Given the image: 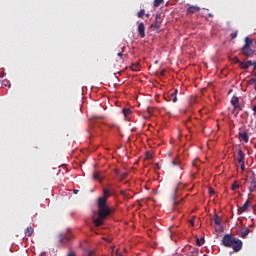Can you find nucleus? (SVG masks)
Returning <instances> with one entry per match:
<instances>
[{
    "label": "nucleus",
    "instance_id": "nucleus-7",
    "mask_svg": "<svg viewBox=\"0 0 256 256\" xmlns=\"http://www.w3.org/2000/svg\"><path fill=\"white\" fill-rule=\"evenodd\" d=\"M238 138L240 141H244V143H249V135H247V132H239Z\"/></svg>",
    "mask_w": 256,
    "mask_h": 256
},
{
    "label": "nucleus",
    "instance_id": "nucleus-34",
    "mask_svg": "<svg viewBox=\"0 0 256 256\" xmlns=\"http://www.w3.org/2000/svg\"><path fill=\"white\" fill-rule=\"evenodd\" d=\"M209 195H215V190L213 188H209Z\"/></svg>",
    "mask_w": 256,
    "mask_h": 256
},
{
    "label": "nucleus",
    "instance_id": "nucleus-44",
    "mask_svg": "<svg viewBox=\"0 0 256 256\" xmlns=\"http://www.w3.org/2000/svg\"><path fill=\"white\" fill-rule=\"evenodd\" d=\"M208 17H213V14H212V13H209V14H208Z\"/></svg>",
    "mask_w": 256,
    "mask_h": 256
},
{
    "label": "nucleus",
    "instance_id": "nucleus-36",
    "mask_svg": "<svg viewBox=\"0 0 256 256\" xmlns=\"http://www.w3.org/2000/svg\"><path fill=\"white\" fill-rule=\"evenodd\" d=\"M152 158V155L150 152H146V159H151Z\"/></svg>",
    "mask_w": 256,
    "mask_h": 256
},
{
    "label": "nucleus",
    "instance_id": "nucleus-37",
    "mask_svg": "<svg viewBox=\"0 0 256 256\" xmlns=\"http://www.w3.org/2000/svg\"><path fill=\"white\" fill-rule=\"evenodd\" d=\"M115 173L120 177L121 176V170L115 169Z\"/></svg>",
    "mask_w": 256,
    "mask_h": 256
},
{
    "label": "nucleus",
    "instance_id": "nucleus-39",
    "mask_svg": "<svg viewBox=\"0 0 256 256\" xmlns=\"http://www.w3.org/2000/svg\"><path fill=\"white\" fill-rule=\"evenodd\" d=\"M67 256H76L74 252H69Z\"/></svg>",
    "mask_w": 256,
    "mask_h": 256
},
{
    "label": "nucleus",
    "instance_id": "nucleus-24",
    "mask_svg": "<svg viewBox=\"0 0 256 256\" xmlns=\"http://www.w3.org/2000/svg\"><path fill=\"white\" fill-rule=\"evenodd\" d=\"M165 0H154V7H159Z\"/></svg>",
    "mask_w": 256,
    "mask_h": 256
},
{
    "label": "nucleus",
    "instance_id": "nucleus-10",
    "mask_svg": "<svg viewBox=\"0 0 256 256\" xmlns=\"http://www.w3.org/2000/svg\"><path fill=\"white\" fill-rule=\"evenodd\" d=\"M179 93V90H174L170 95H169V101H172L173 103H177V94Z\"/></svg>",
    "mask_w": 256,
    "mask_h": 256
},
{
    "label": "nucleus",
    "instance_id": "nucleus-9",
    "mask_svg": "<svg viewBox=\"0 0 256 256\" xmlns=\"http://www.w3.org/2000/svg\"><path fill=\"white\" fill-rule=\"evenodd\" d=\"M250 67H253V61L248 60L246 62H240L241 69H249Z\"/></svg>",
    "mask_w": 256,
    "mask_h": 256
},
{
    "label": "nucleus",
    "instance_id": "nucleus-50",
    "mask_svg": "<svg viewBox=\"0 0 256 256\" xmlns=\"http://www.w3.org/2000/svg\"><path fill=\"white\" fill-rule=\"evenodd\" d=\"M175 192H177V188H175Z\"/></svg>",
    "mask_w": 256,
    "mask_h": 256
},
{
    "label": "nucleus",
    "instance_id": "nucleus-51",
    "mask_svg": "<svg viewBox=\"0 0 256 256\" xmlns=\"http://www.w3.org/2000/svg\"><path fill=\"white\" fill-rule=\"evenodd\" d=\"M173 199H175V196H173Z\"/></svg>",
    "mask_w": 256,
    "mask_h": 256
},
{
    "label": "nucleus",
    "instance_id": "nucleus-14",
    "mask_svg": "<svg viewBox=\"0 0 256 256\" xmlns=\"http://www.w3.org/2000/svg\"><path fill=\"white\" fill-rule=\"evenodd\" d=\"M25 235L26 237H31L33 235V233H35V229H33V227L29 226L25 229Z\"/></svg>",
    "mask_w": 256,
    "mask_h": 256
},
{
    "label": "nucleus",
    "instance_id": "nucleus-40",
    "mask_svg": "<svg viewBox=\"0 0 256 256\" xmlns=\"http://www.w3.org/2000/svg\"><path fill=\"white\" fill-rule=\"evenodd\" d=\"M73 193H74V195H77V193H79V190L75 189V190H73Z\"/></svg>",
    "mask_w": 256,
    "mask_h": 256
},
{
    "label": "nucleus",
    "instance_id": "nucleus-29",
    "mask_svg": "<svg viewBox=\"0 0 256 256\" xmlns=\"http://www.w3.org/2000/svg\"><path fill=\"white\" fill-rule=\"evenodd\" d=\"M189 223H190L191 227H195V216H192V219L189 220Z\"/></svg>",
    "mask_w": 256,
    "mask_h": 256
},
{
    "label": "nucleus",
    "instance_id": "nucleus-46",
    "mask_svg": "<svg viewBox=\"0 0 256 256\" xmlns=\"http://www.w3.org/2000/svg\"><path fill=\"white\" fill-rule=\"evenodd\" d=\"M98 119H103V117L101 116V117H98Z\"/></svg>",
    "mask_w": 256,
    "mask_h": 256
},
{
    "label": "nucleus",
    "instance_id": "nucleus-20",
    "mask_svg": "<svg viewBox=\"0 0 256 256\" xmlns=\"http://www.w3.org/2000/svg\"><path fill=\"white\" fill-rule=\"evenodd\" d=\"M122 113H123L124 117H129V115H131L132 111L129 108H125L122 110Z\"/></svg>",
    "mask_w": 256,
    "mask_h": 256
},
{
    "label": "nucleus",
    "instance_id": "nucleus-25",
    "mask_svg": "<svg viewBox=\"0 0 256 256\" xmlns=\"http://www.w3.org/2000/svg\"><path fill=\"white\" fill-rule=\"evenodd\" d=\"M144 15H145V9H141V10L137 13V17H139V19H141Z\"/></svg>",
    "mask_w": 256,
    "mask_h": 256
},
{
    "label": "nucleus",
    "instance_id": "nucleus-32",
    "mask_svg": "<svg viewBox=\"0 0 256 256\" xmlns=\"http://www.w3.org/2000/svg\"><path fill=\"white\" fill-rule=\"evenodd\" d=\"M180 161L178 159H175L172 161V165H179Z\"/></svg>",
    "mask_w": 256,
    "mask_h": 256
},
{
    "label": "nucleus",
    "instance_id": "nucleus-43",
    "mask_svg": "<svg viewBox=\"0 0 256 256\" xmlns=\"http://www.w3.org/2000/svg\"><path fill=\"white\" fill-rule=\"evenodd\" d=\"M121 195H125V190H122V191H121Z\"/></svg>",
    "mask_w": 256,
    "mask_h": 256
},
{
    "label": "nucleus",
    "instance_id": "nucleus-1",
    "mask_svg": "<svg viewBox=\"0 0 256 256\" xmlns=\"http://www.w3.org/2000/svg\"><path fill=\"white\" fill-rule=\"evenodd\" d=\"M111 197V192L108 189L103 190V196L98 198V217L94 219L95 227H101L105 220L109 219L110 215H113V208L107 206V199Z\"/></svg>",
    "mask_w": 256,
    "mask_h": 256
},
{
    "label": "nucleus",
    "instance_id": "nucleus-27",
    "mask_svg": "<svg viewBox=\"0 0 256 256\" xmlns=\"http://www.w3.org/2000/svg\"><path fill=\"white\" fill-rule=\"evenodd\" d=\"M128 175L129 174H127V173H121L120 174V181H125V179H127Z\"/></svg>",
    "mask_w": 256,
    "mask_h": 256
},
{
    "label": "nucleus",
    "instance_id": "nucleus-35",
    "mask_svg": "<svg viewBox=\"0 0 256 256\" xmlns=\"http://www.w3.org/2000/svg\"><path fill=\"white\" fill-rule=\"evenodd\" d=\"M233 61H234L235 63H241V60H239L238 57H234V58H233Z\"/></svg>",
    "mask_w": 256,
    "mask_h": 256
},
{
    "label": "nucleus",
    "instance_id": "nucleus-45",
    "mask_svg": "<svg viewBox=\"0 0 256 256\" xmlns=\"http://www.w3.org/2000/svg\"><path fill=\"white\" fill-rule=\"evenodd\" d=\"M161 75H165V70L161 71Z\"/></svg>",
    "mask_w": 256,
    "mask_h": 256
},
{
    "label": "nucleus",
    "instance_id": "nucleus-12",
    "mask_svg": "<svg viewBox=\"0 0 256 256\" xmlns=\"http://www.w3.org/2000/svg\"><path fill=\"white\" fill-rule=\"evenodd\" d=\"M93 179H95L96 181H99L101 183V181H103L105 179V176H101V172H94Z\"/></svg>",
    "mask_w": 256,
    "mask_h": 256
},
{
    "label": "nucleus",
    "instance_id": "nucleus-3",
    "mask_svg": "<svg viewBox=\"0 0 256 256\" xmlns=\"http://www.w3.org/2000/svg\"><path fill=\"white\" fill-rule=\"evenodd\" d=\"M241 51L245 57H253L255 55V51L251 47L243 46Z\"/></svg>",
    "mask_w": 256,
    "mask_h": 256
},
{
    "label": "nucleus",
    "instance_id": "nucleus-38",
    "mask_svg": "<svg viewBox=\"0 0 256 256\" xmlns=\"http://www.w3.org/2000/svg\"><path fill=\"white\" fill-rule=\"evenodd\" d=\"M252 111L254 112L253 115H256V105L253 106Z\"/></svg>",
    "mask_w": 256,
    "mask_h": 256
},
{
    "label": "nucleus",
    "instance_id": "nucleus-28",
    "mask_svg": "<svg viewBox=\"0 0 256 256\" xmlns=\"http://www.w3.org/2000/svg\"><path fill=\"white\" fill-rule=\"evenodd\" d=\"M155 23H158L159 25H161V15H156V18H155Z\"/></svg>",
    "mask_w": 256,
    "mask_h": 256
},
{
    "label": "nucleus",
    "instance_id": "nucleus-41",
    "mask_svg": "<svg viewBox=\"0 0 256 256\" xmlns=\"http://www.w3.org/2000/svg\"><path fill=\"white\" fill-rule=\"evenodd\" d=\"M118 57H123V52L117 54Z\"/></svg>",
    "mask_w": 256,
    "mask_h": 256
},
{
    "label": "nucleus",
    "instance_id": "nucleus-48",
    "mask_svg": "<svg viewBox=\"0 0 256 256\" xmlns=\"http://www.w3.org/2000/svg\"><path fill=\"white\" fill-rule=\"evenodd\" d=\"M184 113H187V110H184Z\"/></svg>",
    "mask_w": 256,
    "mask_h": 256
},
{
    "label": "nucleus",
    "instance_id": "nucleus-11",
    "mask_svg": "<svg viewBox=\"0 0 256 256\" xmlns=\"http://www.w3.org/2000/svg\"><path fill=\"white\" fill-rule=\"evenodd\" d=\"M237 161H238V163H245V153L241 149L238 150V159H237Z\"/></svg>",
    "mask_w": 256,
    "mask_h": 256
},
{
    "label": "nucleus",
    "instance_id": "nucleus-13",
    "mask_svg": "<svg viewBox=\"0 0 256 256\" xmlns=\"http://www.w3.org/2000/svg\"><path fill=\"white\" fill-rule=\"evenodd\" d=\"M59 243H62L64 245L69 243V237L65 236V234H60L59 235Z\"/></svg>",
    "mask_w": 256,
    "mask_h": 256
},
{
    "label": "nucleus",
    "instance_id": "nucleus-21",
    "mask_svg": "<svg viewBox=\"0 0 256 256\" xmlns=\"http://www.w3.org/2000/svg\"><path fill=\"white\" fill-rule=\"evenodd\" d=\"M221 217H219V215L215 214L214 215V223L215 225H221Z\"/></svg>",
    "mask_w": 256,
    "mask_h": 256
},
{
    "label": "nucleus",
    "instance_id": "nucleus-19",
    "mask_svg": "<svg viewBox=\"0 0 256 256\" xmlns=\"http://www.w3.org/2000/svg\"><path fill=\"white\" fill-rule=\"evenodd\" d=\"M160 27H161V24L156 23V22H155V24L150 25V29H154V31H159Z\"/></svg>",
    "mask_w": 256,
    "mask_h": 256
},
{
    "label": "nucleus",
    "instance_id": "nucleus-22",
    "mask_svg": "<svg viewBox=\"0 0 256 256\" xmlns=\"http://www.w3.org/2000/svg\"><path fill=\"white\" fill-rule=\"evenodd\" d=\"M204 243H205V238L196 239V245H198V247H201V245H203Z\"/></svg>",
    "mask_w": 256,
    "mask_h": 256
},
{
    "label": "nucleus",
    "instance_id": "nucleus-33",
    "mask_svg": "<svg viewBox=\"0 0 256 256\" xmlns=\"http://www.w3.org/2000/svg\"><path fill=\"white\" fill-rule=\"evenodd\" d=\"M240 167L242 171H245V162H240Z\"/></svg>",
    "mask_w": 256,
    "mask_h": 256
},
{
    "label": "nucleus",
    "instance_id": "nucleus-49",
    "mask_svg": "<svg viewBox=\"0 0 256 256\" xmlns=\"http://www.w3.org/2000/svg\"><path fill=\"white\" fill-rule=\"evenodd\" d=\"M174 205H177V202H174Z\"/></svg>",
    "mask_w": 256,
    "mask_h": 256
},
{
    "label": "nucleus",
    "instance_id": "nucleus-15",
    "mask_svg": "<svg viewBox=\"0 0 256 256\" xmlns=\"http://www.w3.org/2000/svg\"><path fill=\"white\" fill-rule=\"evenodd\" d=\"M249 233H251V230L245 227L244 230L240 232L239 237H242V239H245L247 235H249Z\"/></svg>",
    "mask_w": 256,
    "mask_h": 256
},
{
    "label": "nucleus",
    "instance_id": "nucleus-23",
    "mask_svg": "<svg viewBox=\"0 0 256 256\" xmlns=\"http://www.w3.org/2000/svg\"><path fill=\"white\" fill-rule=\"evenodd\" d=\"M231 189L232 191H237V189H239V183L237 181H234Z\"/></svg>",
    "mask_w": 256,
    "mask_h": 256
},
{
    "label": "nucleus",
    "instance_id": "nucleus-42",
    "mask_svg": "<svg viewBox=\"0 0 256 256\" xmlns=\"http://www.w3.org/2000/svg\"><path fill=\"white\" fill-rule=\"evenodd\" d=\"M252 66H254V71H256V61L253 62Z\"/></svg>",
    "mask_w": 256,
    "mask_h": 256
},
{
    "label": "nucleus",
    "instance_id": "nucleus-17",
    "mask_svg": "<svg viewBox=\"0 0 256 256\" xmlns=\"http://www.w3.org/2000/svg\"><path fill=\"white\" fill-rule=\"evenodd\" d=\"M140 67L141 64L139 62H136L130 66V69H132V71H139Z\"/></svg>",
    "mask_w": 256,
    "mask_h": 256
},
{
    "label": "nucleus",
    "instance_id": "nucleus-4",
    "mask_svg": "<svg viewBox=\"0 0 256 256\" xmlns=\"http://www.w3.org/2000/svg\"><path fill=\"white\" fill-rule=\"evenodd\" d=\"M231 105L234 107V111H241V105L239 104V97L233 96L231 99Z\"/></svg>",
    "mask_w": 256,
    "mask_h": 256
},
{
    "label": "nucleus",
    "instance_id": "nucleus-5",
    "mask_svg": "<svg viewBox=\"0 0 256 256\" xmlns=\"http://www.w3.org/2000/svg\"><path fill=\"white\" fill-rule=\"evenodd\" d=\"M138 25V33L141 39H145V24L143 22H137Z\"/></svg>",
    "mask_w": 256,
    "mask_h": 256
},
{
    "label": "nucleus",
    "instance_id": "nucleus-2",
    "mask_svg": "<svg viewBox=\"0 0 256 256\" xmlns=\"http://www.w3.org/2000/svg\"><path fill=\"white\" fill-rule=\"evenodd\" d=\"M224 247L233 249L236 253L243 249V241L233 236V234H225L221 240Z\"/></svg>",
    "mask_w": 256,
    "mask_h": 256
},
{
    "label": "nucleus",
    "instance_id": "nucleus-18",
    "mask_svg": "<svg viewBox=\"0 0 256 256\" xmlns=\"http://www.w3.org/2000/svg\"><path fill=\"white\" fill-rule=\"evenodd\" d=\"M251 45H253V40H251L249 37H246L244 47H251Z\"/></svg>",
    "mask_w": 256,
    "mask_h": 256
},
{
    "label": "nucleus",
    "instance_id": "nucleus-8",
    "mask_svg": "<svg viewBox=\"0 0 256 256\" xmlns=\"http://www.w3.org/2000/svg\"><path fill=\"white\" fill-rule=\"evenodd\" d=\"M251 202L249 200H247L242 207L238 208V213L241 214V213H245L246 211H248L249 209V204Z\"/></svg>",
    "mask_w": 256,
    "mask_h": 256
},
{
    "label": "nucleus",
    "instance_id": "nucleus-31",
    "mask_svg": "<svg viewBox=\"0 0 256 256\" xmlns=\"http://www.w3.org/2000/svg\"><path fill=\"white\" fill-rule=\"evenodd\" d=\"M231 39H236L237 37V32H233L231 35H230Z\"/></svg>",
    "mask_w": 256,
    "mask_h": 256
},
{
    "label": "nucleus",
    "instance_id": "nucleus-16",
    "mask_svg": "<svg viewBox=\"0 0 256 256\" xmlns=\"http://www.w3.org/2000/svg\"><path fill=\"white\" fill-rule=\"evenodd\" d=\"M255 189H256V178H252V180L250 182V187H249L250 193H253V191H255Z\"/></svg>",
    "mask_w": 256,
    "mask_h": 256
},
{
    "label": "nucleus",
    "instance_id": "nucleus-26",
    "mask_svg": "<svg viewBox=\"0 0 256 256\" xmlns=\"http://www.w3.org/2000/svg\"><path fill=\"white\" fill-rule=\"evenodd\" d=\"M249 84H250V85H254V90L256 91V78H251V79L249 80Z\"/></svg>",
    "mask_w": 256,
    "mask_h": 256
},
{
    "label": "nucleus",
    "instance_id": "nucleus-6",
    "mask_svg": "<svg viewBox=\"0 0 256 256\" xmlns=\"http://www.w3.org/2000/svg\"><path fill=\"white\" fill-rule=\"evenodd\" d=\"M201 11V8L198 6H190L187 9V14L188 15H193L194 13H199Z\"/></svg>",
    "mask_w": 256,
    "mask_h": 256
},
{
    "label": "nucleus",
    "instance_id": "nucleus-47",
    "mask_svg": "<svg viewBox=\"0 0 256 256\" xmlns=\"http://www.w3.org/2000/svg\"><path fill=\"white\" fill-rule=\"evenodd\" d=\"M146 17H149V14H146Z\"/></svg>",
    "mask_w": 256,
    "mask_h": 256
},
{
    "label": "nucleus",
    "instance_id": "nucleus-30",
    "mask_svg": "<svg viewBox=\"0 0 256 256\" xmlns=\"http://www.w3.org/2000/svg\"><path fill=\"white\" fill-rule=\"evenodd\" d=\"M197 163H199V159H196V160H194V161L192 162L193 167L198 168L199 165H198Z\"/></svg>",
    "mask_w": 256,
    "mask_h": 256
}]
</instances>
